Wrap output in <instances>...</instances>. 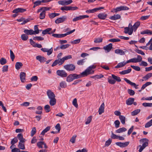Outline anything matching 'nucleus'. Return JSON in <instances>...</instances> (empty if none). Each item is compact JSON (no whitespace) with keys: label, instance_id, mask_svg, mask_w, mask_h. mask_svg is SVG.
I'll return each mask as SVG.
<instances>
[{"label":"nucleus","instance_id":"nucleus-1","mask_svg":"<svg viewBox=\"0 0 152 152\" xmlns=\"http://www.w3.org/2000/svg\"><path fill=\"white\" fill-rule=\"evenodd\" d=\"M140 24V23L138 22L135 23L133 26L131 23H129L128 27H126L124 28V32L125 34H128L129 35H131L133 31H135Z\"/></svg>","mask_w":152,"mask_h":152},{"label":"nucleus","instance_id":"nucleus-2","mask_svg":"<svg viewBox=\"0 0 152 152\" xmlns=\"http://www.w3.org/2000/svg\"><path fill=\"white\" fill-rule=\"evenodd\" d=\"M96 67V66L92 65L88 67L85 71L82 72V74L85 75H87L93 74L94 72V71L92 70L93 69H95Z\"/></svg>","mask_w":152,"mask_h":152},{"label":"nucleus","instance_id":"nucleus-3","mask_svg":"<svg viewBox=\"0 0 152 152\" xmlns=\"http://www.w3.org/2000/svg\"><path fill=\"white\" fill-rule=\"evenodd\" d=\"M142 59V57L140 55H138L137 56V58H134L128 60L126 62V63H128L130 62L137 63L140 62L141 61Z\"/></svg>","mask_w":152,"mask_h":152},{"label":"nucleus","instance_id":"nucleus-4","mask_svg":"<svg viewBox=\"0 0 152 152\" xmlns=\"http://www.w3.org/2000/svg\"><path fill=\"white\" fill-rule=\"evenodd\" d=\"M64 68L67 71H72L75 70V66L72 64H68L64 66Z\"/></svg>","mask_w":152,"mask_h":152},{"label":"nucleus","instance_id":"nucleus-5","mask_svg":"<svg viewBox=\"0 0 152 152\" xmlns=\"http://www.w3.org/2000/svg\"><path fill=\"white\" fill-rule=\"evenodd\" d=\"M64 62L63 58L61 59H58L55 60L52 65V66L53 67L58 64L59 65L62 64Z\"/></svg>","mask_w":152,"mask_h":152},{"label":"nucleus","instance_id":"nucleus-6","mask_svg":"<svg viewBox=\"0 0 152 152\" xmlns=\"http://www.w3.org/2000/svg\"><path fill=\"white\" fill-rule=\"evenodd\" d=\"M56 74L62 77H66L67 75L66 72L64 70H58L56 71Z\"/></svg>","mask_w":152,"mask_h":152},{"label":"nucleus","instance_id":"nucleus-7","mask_svg":"<svg viewBox=\"0 0 152 152\" xmlns=\"http://www.w3.org/2000/svg\"><path fill=\"white\" fill-rule=\"evenodd\" d=\"M129 9V8L128 7L126 6H121L117 7L115 9H114L113 11L114 12H116L122 10H127Z\"/></svg>","mask_w":152,"mask_h":152},{"label":"nucleus","instance_id":"nucleus-8","mask_svg":"<svg viewBox=\"0 0 152 152\" xmlns=\"http://www.w3.org/2000/svg\"><path fill=\"white\" fill-rule=\"evenodd\" d=\"M67 17L65 16H63L61 17L57 18L55 21L56 23L58 24L65 21L66 20Z\"/></svg>","mask_w":152,"mask_h":152},{"label":"nucleus","instance_id":"nucleus-9","mask_svg":"<svg viewBox=\"0 0 152 152\" xmlns=\"http://www.w3.org/2000/svg\"><path fill=\"white\" fill-rule=\"evenodd\" d=\"M41 50L44 52H47V55L48 56H49L51 55L53 53V48L52 47L49 49H48L47 48H42L41 49Z\"/></svg>","mask_w":152,"mask_h":152},{"label":"nucleus","instance_id":"nucleus-10","mask_svg":"<svg viewBox=\"0 0 152 152\" xmlns=\"http://www.w3.org/2000/svg\"><path fill=\"white\" fill-rule=\"evenodd\" d=\"M72 2V0H63L60 1H58V3L59 4L62 5H68L71 3Z\"/></svg>","mask_w":152,"mask_h":152},{"label":"nucleus","instance_id":"nucleus-11","mask_svg":"<svg viewBox=\"0 0 152 152\" xmlns=\"http://www.w3.org/2000/svg\"><path fill=\"white\" fill-rule=\"evenodd\" d=\"M129 142H117L115 144L118 146L121 147H125L127 146L129 144Z\"/></svg>","mask_w":152,"mask_h":152},{"label":"nucleus","instance_id":"nucleus-12","mask_svg":"<svg viewBox=\"0 0 152 152\" xmlns=\"http://www.w3.org/2000/svg\"><path fill=\"white\" fill-rule=\"evenodd\" d=\"M26 74L24 72H21L20 75V79L22 83H24L26 81Z\"/></svg>","mask_w":152,"mask_h":152},{"label":"nucleus","instance_id":"nucleus-13","mask_svg":"<svg viewBox=\"0 0 152 152\" xmlns=\"http://www.w3.org/2000/svg\"><path fill=\"white\" fill-rule=\"evenodd\" d=\"M73 79V80L80 78L82 77L86 76L85 75L83 74L82 72L80 75H77L76 74H71Z\"/></svg>","mask_w":152,"mask_h":152},{"label":"nucleus","instance_id":"nucleus-14","mask_svg":"<svg viewBox=\"0 0 152 152\" xmlns=\"http://www.w3.org/2000/svg\"><path fill=\"white\" fill-rule=\"evenodd\" d=\"M26 11V10L25 9L19 8H16L14 10H13L12 11V12L14 13H17L18 12H23Z\"/></svg>","mask_w":152,"mask_h":152},{"label":"nucleus","instance_id":"nucleus-15","mask_svg":"<svg viewBox=\"0 0 152 152\" xmlns=\"http://www.w3.org/2000/svg\"><path fill=\"white\" fill-rule=\"evenodd\" d=\"M47 94L48 98L50 99L55 98V96L51 90H48L47 91Z\"/></svg>","mask_w":152,"mask_h":152},{"label":"nucleus","instance_id":"nucleus-16","mask_svg":"<svg viewBox=\"0 0 152 152\" xmlns=\"http://www.w3.org/2000/svg\"><path fill=\"white\" fill-rule=\"evenodd\" d=\"M148 139L146 138H143L140 140V142H143L142 145L145 148L148 145Z\"/></svg>","mask_w":152,"mask_h":152},{"label":"nucleus","instance_id":"nucleus-17","mask_svg":"<svg viewBox=\"0 0 152 152\" xmlns=\"http://www.w3.org/2000/svg\"><path fill=\"white\" fill-rule=\"evenodd\" d=\"M104 8V7H99L98 8H96L92 10H87L86 12L88 13H93L95 12H96L97 11L100 10L101 9H103Z\"/></svg>","mask_w":152,"mask_h":152},{"label":"nucleus","instance_id":"nucleus-18","mask_svg":"<svg viewBox=\"0 0 152 152\" xmlns=\"http://www.w3.org/2000/svg\"><path fill=\"white\" fill-rule=\"evenodd\" d=\"M36 58L37 60H38L40 63L44 62L46 60L45 58L41 56H37Z\"/></svg>","mask_w":152,"mask_h":152},{"label":"nucleus","instance_id":"nucleus-19","mask_svg":"<svg viewBox=\"0 0 152 152\" xmlns=\"http://www.w3.org/2000/svg\"><path fill=\"white\" fill-rule=\"evenodd\" d=\"M113 45L112 43H110L105 47V52L108 53L109 52L112 48Z\"/></svg>","mask_w":152,"mask_h":152},{"label":"nucleus","instance_id":"nucleus-20","mask_svg":"<svg viewBox=\"0 0 152 152\" xmlns=\"http://www.w3.org/2000/svg\"><path fill=\"white\" fill-rule=\"evenodd\" d=\"M23 32L27 35L34 34V31L32 29H25Z\"/></svg>","mask_w":152,"mask_h":152},{"label":"nucleus","instance_id":"nucleus-21","mask_svg":"<svg viewBox=\"0 0 152 152\" xmlns=\"http://www.w3.org/2000/svg\"><path fill=\"white\" fill-rule=\"evenodd\" d=\"M152 76V73H149L142 77V81H146Z\"/></svg>","mask_w":152,"mask_h":152},{"label":"nucleus","instance_id":"nucleus-22","mask_svg":"<svg viewBox=\"0 0 152 152\" xmlns=\"http://www.w3.org/2000/svg\"><path fill=\"white\" fill-rule=\"evenodd\" d=\"M134 100V98H129L126 101V103L127 105H131L133 104Z\"/></svg>","mask_w":152,"mask_h":152},{"label":"nucleus","instance_id":"nucleus-23","mask_svg":"<svg viewBox=\"0 0 152 152\" xmlns=\"http://www.w3.org/2000/svg\"><path fill=\"white\" fill-rule=\"evenodd\" d=\"M52 30V28H48L46 29L43 30L42 31V34L44 35L46 34H52L51 33H50V31Z\"/></svg>","mask_w":152,"mask_h":152},{"label":"nucleus","instance_id":"nucleus-24","mask_svg":"<svg viewBox=\"0 0 152 152\" xmlns=\"http://www.w3.org/2000/svg\"><path fill=\"white\" fill-rule=\"evenodd\" d=\"M126 62L123 61V62H120L115 67V68H121L124 66L126 64Z\"/></svg>","mask_w":152,"mask_h":152},{"label":"nucleus","instance_id":"nucleus-25","mask_svg":"<svg viewBox=\"0 0 152 152\" xmlns=\"http://www.w3.org/2000/svg\"><path fill=\"white\" fill-rule=\"evenodd\" d=\"M104 103H103L100 106L99 110V114L101 115L102 113L104 112Z\"/></svg>","mask_w":152,"mask_h":152},{"label":"nucleus","instance_id":"nucleus-26","mask_svg":"<svg viewBox=\"0 0 152 152\" xmlns=\"http://www.w3.org/2000/svg\"><path fill=\"white\" fill-rule=\"evenodd\" d=\"M56 100L55 98L50 99L49 103L50 106H53L56 104Z\"/></svg>","mask_w":152,"mask_h":152},{"label":"nucleus","instance_id":"nucleus-27","mask_svg":"<svg viewBox=\"0 0 152 152\" xmlns=\"http://www.w3.org/2000/svg\"><path fill=\"white\" fill-rule=\"evenodd\" d=\"M23 66L22 63L20 62H17L15 65V68L18 70H19Z\"/></svg>","mask_w":152,"mask_h":152},{"label":"nucleus","instance_id":"nucleus-28","mask_svg":"<svg viewBox=\"0 0 152 152\" xmlns=\"http://www.w3.org/2000/svg\"><path fill=\"white\" fill-rule=\"evenodd\" d=\"M121 18V16L120 15L117 14L114 15L113 16H111L110 18V19L113 20H118Z\"/></svg>","mask_w":152,"mask_h":152},{"label":"nucleus","instance_id":"nucleus-29","mask_svg":"<svg viewBox=\"0 0 152 152\" xmlns=\"http://www.w3.org/2000/svg\"><path fill=\"white\" fill-rule=\"evenodd\" d=\"M126 130L127 129L126 128L124 127H122L115 130V132L117 133H120L125 132Z\"/></svg>","mask_w":152,"mask_h":152},{"label":"nucleus","instance_id":"nucleus-30","mask_svg":"<svg viewBox=\"0 0 152 152\" xmlns=\"http://www.w3.org/2000/svg\"><path fill=\"white\" fill-rule=\"evenodd\" d=\"M131 70L132 69H128L125 70L120 72L119 73L121 75H124L129 73L131 72Z\"/></svg>","mask_w":152,"mask_h":152},{"label":"nucleus","instance_id":"nucleus-31","mask_svg":"<svg viewBox=\"0 0 152 152\" xmlns=\"http://www.w3.org/2000/svg\"><path fill=\"white\" fill-rule=\"evenodd\" d=\"M115 52L116 54H120L121 55L125 54L123 50L121 49H116L115 50Z\"/></svg>","mask_w":152,"mask_h":152},{"label":"nucleus","instance_id":"nucleus-32","mask_svg":"<svg viewBox=\"0 0 152 152\" xmlns=\"http://www.w3.org/2000/svg\"><path fill=\"white\" fill-rule=\"evenodd\" d=\"M50 129V126H48L47 127L42 131L41 133V134L42 135H44Z\"/></svg>","mask_w":152,"mask_h":152},{"label":"nucleus","instance_id":"nucleus-33","mask_svg":"<svg viewBox=\"0 0 152 152\" xmlns=\"http://www.w3.org/2000/svg\"><path fill=\"white\" fill-rule=\"evenodd\" d=\"M141 34H149L150 35H152V32L150 30H149L148 29H147L146 30L143 31L140 33Z\"/></svg>","mask_w":152,"mask_h":152},{"label":"nucleus","instance_id":"nucleus-34","mask_svg":"<svg viewBox=\"0 0 152 152\" xmlns=\"http://www.w3.org/2000/svg\"><path fill=\"white\" fill-rule=\"evenodd\" d=\"M119 118L121 123L123 124H125L126 120L125 117L123 115H119Z\"/></svg>","mask_w":152,"mask_h":152},{"label":"nucleus","instance_id":"nucleus-35","mask_svg":"<svg viewBox=\"0 0 152 152\" xmlns=\"http://www.w3.org/2000/svg\"><path fill=\"white\" fill-rule=\"evenodd\" d=\"M103 38H95L94 41V42L96 43H98L102 42Z\"/></svg>","mask_w":152,"mask_h":152},{"label":"nucleus","instance_id":"nucleus-36","mask_svg":"<svg viewBox=\"0 0 152 152\" xmlns=\"http://www.w3.org/2000/svg\"><path fill=\"white\" fill-rule=\"evenodd\" d=\"M45 16V11H43L40 14L39 18L41 19H44Z\"/></svg>","mask_w":152,"mask_h":152},{"label":"nucleus","instance_id":"nucleus-37","mask_svg":"<svg viewBox=\"0 0 152 152\" xmlns=\"http://www.w3.org/2000/svg\"><path fill=\"white\" fill-rule=\"evenodd\" d=\"M140 111V109H137L136 110L132 112H131V115L132 116H134L137 115L138 113H139Z\"/></svg>","mask_w":152,"mask_h":152},{"label":"nucleus","instance_id":"nucleus-38","mask_svg":"<svg viewBox=\"0 0 152 152\" xmlns=\"http://www.w3.org/2000/svg\"><path fill=\"white\" fill-rule=\"evenodd\" d=\"M73 80L72 74L68 75L66 79V81L69 82L72 81Z\"/></svg>","mask_w":152,"mask_h":152},{"label":"nucleus","instance_id":"nucleus-39","mask_svg":"<svg viewBox=\"0 0 152 152\" xmlns=\"http://www.w3.org/2000/svg\"><path fill=\"white\" fill-rule=\"evenodd\" d=\"M7 62V60L4 58H1L0 59V63L2 65L5 64Z\"/></svg>","mask_w":152,"mask_h":152},{"label":"nucleus","instance_id":"nucleus-40","mask_svg":"<svg viewBox=\"0 0 152 152\" xmlns=\"http://www.w3.org/2000/svg\"><path fill=\"white\" fill-rule=\"evenodd\" d=\"M21 38L23 40L26 41L28 38V36L25 34H23L21 35Z\"/></svg>","mask_w":152,"mask_h":152},{"label":"nucleus","instance_id":"nucleus-41","mask_svg":"<svg viewBox=\"0 0 152 152\" xmlns=\"http://www.w3.org/2000/svg\"><path fill=\"white\" fill-rule=\"evenodd\" d=\"M112 78L114 79L116 81L120 82L121 80L120 79V78L119 77L116 76L114 75H112Z\"/></svg>","mask_w":152,"mask_h":152},{"label":"nucleus","instance_id":"nucleus-42","mask_svg":"<svg viewBox=\"0 0 152 152\" xmlns=\"http://www.w3.org/2000/svg\"><path fill=\"white\" fill-rule=\"evenodd\" d=\"M60 86L62 88H65L67 86V84L65 81H62L60 83Z\"/></svg>","mask_w":152,"mask_h":152},{"label":"nucleus","instance_id":"nucleus-43","mask_svg":"<svg viewBox=\"0 0 152 152\" xmlns=\"http://www.w3.org/2000/svg\"><path fill=\"white\" fill-rule=\"evenodd\" d=\"M18 147L19 149L24 150L25 148L24 144L20 142L19 143Z\"/></svg>","mask_w":152,"mask_h":152},{"label":"nucleus","instance_id":"nucleus-44","mask_svg":"<svg viewBox=\"0 0 152 152\" xmlns=\"http://www.w3.org/2000/svg\"><path fill=\"white\" fill-rule=\"evenodd\" d=\"M10 58L11 59L12 61H13L15 57V56L13 52L11 50H10Z\"/></svg>","mask_w":152,"mask_h":152},{"label":"nucleus","instance_id":"nucleus-45","mask_svg":"<svg viewBox=\"0 0 152 152\" xmlns=\"http://www.w3.org/2000/svg\"><path fill=\"white\" fill-rule=\"evenodd\" d=\"M152 126V119L147 123L145 125V128H148Z\"/></svg>","mask_w":152,"mask_h":152},{"label":"nucleus","instance_id":"nucleus-46","mask_svg":"<svg viewBox=\"0 0 152 152\" xmlns=\"http://www.w3.org/2000/svg\"><path fill=\"white\" fill-rule=\"evenodd\" d=\"M36 129L35 127H34L32 128V130L31 133V137H33L36 133Z\"/></svg>","mask_w":152,"mask_h":152},{"label":"nucleus","instance_id":"nucleus-47","mask_svg":"<svg viewBox=\"0 0 152 152\" xmlns=\"http://www.w3.org/2000/svg\"><path fill=\"white\" fill-rule=\"evenodd\" d=\"M44 109L46 110L47 113H48L50 111V106L48 105L47 104L44 106Z\"/></svg>","mask_w":152,"mask_h":152},{"label":"nucleus","instance_id":"nucleus-48","mask_svg":"<svg viewBox=\"0 0 152 152\" xmlns=\"http://www.w3.org/2000/svg\"><path fill=\"white\" fill-rule=\"evenodd\" d=\"M85 59H83L77 61V64L78 65H83L84 63L85 62Z\"/></svg>","mask_w":152,"mask_h":152},{"label":"nucleus","instance_id":"nucleus-49","mask_svg":"<svg viewBox=\"0 0 152 152\" xmlns=\"http://www.w3.org/2000/svg\"><path fill=\"white\" fill-rule=\"evenodd\" d=\"M34 34H37L39 33V30L38 29L37 26H34Z\"/></svg>","mask_w":152,"mask_h":152},{"label":"nucleus","instance_id":"nucleus-50","mask_svg":"<svg viewBox=\"0 0 152 152\" xmlns=\"http://www.w3.org/2000/svg\"><path fill=\"white\" fill-rule=\"evenodd\" d=\"M44 142L43 141H40L37 142V145L39 148H42V145H43Z\"/></svg>","mask_w":152,"mask_h":152},{"label":"nucleus","instance_id":"nucleus-51","mask_svg":"<svg viewBox=\"0 0 152 152\" xmlns=\"http://www.w3.org/2000/svg\"><path fill=\"white\" fill-rule=\"evenodd\" d=\"M33 39L34 40H37L38 41H42L44 40V38L40 36H37L33 38Z\"/></svg>","mask_w":152,"mask_h":152},{"label":"nucleus","instance_id":"nucleus-52","mask_svg":"<svg viewBox=\"0 0 152 152\" xmlns=\"http://www.w3.org/2000/svg\"><path fill=\"white\" fill-rule=\"evenodd\" d=\"M114 124H115V127L116 128H118L119 127L120 122L118 120L115 121L114 122Z\"/></svg>","mask_w":152,"mask_h":152},{"label":"nucleus","instance_id":"nucleus-53","mask_svg":"<svg viewBox=\"0 0 152 152\" xmlns=\"http://www.w3.org/2000/svg\"><path fill=\"white\" fill-rule=\"evenodd\" d=\"M112 140L111 138H109L105 142V146H108L111 143Z\"/></svg>","mask_w":152,"mask_h":152},{"label":"nucleus","instance_id":"nucleus-54","mask_svg":"<svg viewBox=\"0 0 152 152\" xmlns=\"http://www.w3.org/2000/svg\"><path fill=\"white\" fill-rule=\"evenodd\" d=\"M142 105L145 107H152V103H142Z\"/></svg>","mask_w":152,"mask_h":152},{"label":"nucleus","instance_id":"nucleus-55","mask_svg":"<svg viewBox=\"0 0 152 152\" xmlns=\"http://www.w3.org/2000/svg\"><path fill=\"white\" fill-rule=\"evenodd\" d=\"M98 17L99 18L101 19H104V14L103 13H100L98 14Z\"/></svg>","mask_w":152,"mask_h":152},{"label":"nucleus","instance_id":"nucleus-56","mask_svg":"<svg viewBox=\"0 0 152 152\" xmlns=\"http://www.w3.org/2000/svg\"><path fill=\"white\" fill-rule=\"evenodd\" d=\"M77 137L76 135H74L71 138L70 140V141L73 143H74L75 142L76 138Z\"/></svg>","mask_w":152,"mask_h":152},{"label":"nucleus","instance_id":"nucleus-57","mask_svg":"<svg viewBox=\"0 0 152 152\" xmlns=\"http://www.w3.org/2000/svg\"><path fill=\"white\" fill-rule=\"evenodd\" d=\"M131 67L134 69L135 70L137 71H140V68L137 66H135L134 65H131Z\"/></svg>","mask_w":152,"mask_h":152},{"label":"nucleus","instance_id":"nucleus-58","mask_svg":"<svg viewBox=\"0 0 152 152\" xmlns=\"http://www.w3.org/2000/svg\"><path fill=\"white\" fill-rule=\"evenodd\" d=\"M124 80L126 81L131 86L135 85V83L131 82L130 80L127 79L126 78H124Z\"/></svg>","mask_w":152,"mask_h":152},{"label":"nucleus","instance_id":"nucleus-59","mask_svg":"<svg viewBox=\"0 0 152 152\" xmlns=\"http://www.w3.org/2000/svg\"><path fill=\"white\" fill-rule=\"evenodd\" d=\"M92 119V116H90L88 117L87 118V121L86 122L85 124H90L91 121Z\"/></svg>","mask_w":152,"mask_h":152},{"label":"nucleus","instance_id":"nucleus-60","mask_svg":"<svg viewBox=\"0 0 152 152\" xmlns=\"http://www.w3.org/2000/svg\"><path fill=\"white\" fill-rule=\"evenodd\" d=\"M18 141V140L17 139V137H15L14 138H13V139L11 141V144L12 145H13L15 143H16Z\"/></svg>","mask_w":152,"mask_h":152},{"label":"nucleus","instance_id":"nucleus-61","mask_svg":"<svg viewBox=\"0 0 152 152\" xmlns=\"http://www.w3.org/2000/svg\"><path fill=\"white\" fill-rule=\"evenodd\" d=\"M72 104L76 108L78 107V105L77 103V99L76 98L74 99L73 100Z\"/></svg>","mask_w":152,"mask_h":152},{"label":"nucleus","instance_id":"nucleus-62","mask_svg":"<svg viewBox=\"0 0 152 152\" xmlns=\"http://www.w3.org/2000/svg\"><path fill=\"white\" fill-rule=\"evenodd\" d=\"M128 94L131 96H133L135 94L134 91L132 89H128Z\"/></svg>","mask_w":152,"mask_h":152},{"label":"nucleus","instance_id":"nucleus-63","mask_svg":"<svg viewBox=\"0 0 152 152\" xmlns=\"http://www.w3.org/2000/svg\"><path fill=\"white\" fill-rule=\"evenodd\" d=\"M70 46V45L67 44L64 45H62L60 47V48L61 49H64L68 48Z\"/></svg>","mask_w":152,"mask_h":152},{"label":"nucleus","instance_id":"nucleus-64","mask_svg":"<svg viewBox=\"0 0 152 152\" xmlns=\"http://www.w3.org/2000/svg\"><path fill=\"white\" fill-rule=\"evenodd\" d=\"M80 39H76L73 41L71 42V43L73 44H75L79 43L80 41Z\"/></svg>","mask_w":152,"mask_h":152}]
</instances>
